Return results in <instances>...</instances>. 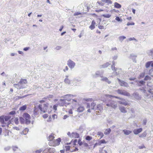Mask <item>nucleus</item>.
Returning <instances> with one entry per match:
<instances>
[{
	"label": "nucleus",
	"instance_id": "1",
	"mask_svg": "<svg viewBox=\"0 0 153 153\" xmlns=\"http://www.w3.org/2000/svg\"><path fill=\"white\" fill-rule=\"evenodd\" d=\"M108 101H104L103 102H105L106 105L108 107H111L112 108L115 109L117 106V102L116 101L110 100L111 98H108Z\"/></svg>",
	"mask_w": 153,
	"mask_h": 153
},
{
	"label": "nucleus",
	"instance_id": "2",
	"mask_svg": "<svg viewBox=\"0 0 153 153\" xmlns=\"http://www.w3.org/2000/svg\"><path fill=\"white\" fill-rule=\"evenodd\" d=\"M50 107H51V106L49 105V104L48 103L44 104L43 105L39 104V108L41 111L43 113L49 112V111H48V108Z\"/></svg>",
	"mask_w": 153,
	"mask_h": 153
},
{
	"label": "nucleus",
	"instance_id": "3",
	"mask_svg": "<svg viewBox=\"0 0 153 153\" xmlns=\"http://www.w3.org/2000/svg\"><path fill=\"white\" fill-rule=\"evenodd\" d=\"M112 97L115 98H116L117 99L119 100H121L122 99H123L120 97H116L115 96H113L109 94H105L103 95L102 96L101 100L102 101H108V98H111Z\"/></svg>",
	"mask_w": 153,
	"mask_h": 153
},
{
	"label": "nucleus",
	"instance_id": "4",
	"mask_svg": "<svg viewBox=\"0 0 153 153\" xmlns=\"http://www.w3.org/2000/svg\"><path fill=\"white\" fill-rule=\"evenodd\" d=\"M76 96V95H71V94H66L65 95L63 96L62 97L64 98L65 99H61L59 101L61 102H62V103L61 105L62 106H64V105L65 103V101L67 100V99L69 98V97H75Z\"/></svg>",
	"mask_w": 153,
	"mask_h": 153
},
{
	"label": "nucleus",
	"instance_id": "5",
	"mask_svg": "<svg viewBox=\"0 0 153 153\" xmlns=\"http://www.w3.org/2000/svg\"><path fill=\"white\" fill-rule=\"evenodd\" d=\"M23 117L25 120V123L26 124H29L30 123V116L28 113H24L23 115Z\"/></svg>",
	"mask_w": 153,
	"mask_h": 153
},
{
	"label": "nucleus",
	"instance_id": "6",
	"mask_svg": "<svg viewBox=\"0 0 153 153\" xmlns=\"http://www.w3.org/2000/svg\"><path fill=\"white\" fill-rule=\"evenodd\" d=\"M116 92L119 94L123 95L128 97L130 96V94L127 92L126 91L124 90L118 89L116 91Z\"/></svg>",
	"mask_w": 153,
	"mask_h": 153
},
{
	"label": "nucleus",
	"instance_id": "7",
	"mask_svg": "<svg viewBox=\"0 0 153 153\" xmlns=\"http://www.w3.org/2000/svg\"><path fill=\"white\" fill-rule=\"evenodd\" d=\"M115 63V62L114 61H113L112 62V64L111 65V69L114 71L113 73V74L116 75H117L119 74V73H117L116 71L119 70H121V68H115L114 66Z\"/></svg>",
	"mask_w": 153,
	"mask_h": 153
},
{
	"label": "nucleus",
	"instance_id": "8",
	"mask_svg": "<svg viewBox=\"0 0 153 153\" xmlns=\"http://www.w3.org/2000/svg\"><path fill=\"white\" fill-rule=\"evenodd\" d=\"M10 117L8 116L5 117L4 118L5 122V125H2L1 126L2 127L7 126V127H8L10 123V121L9 120L10 119Z\"/></svg>",
	"mask_w": 153,
	"mask_h": 153
},
{
	"label": "nucleus",
	"instance_id": "9",
	"mask_svg": "<svg viewBox=\"0 0 153 153\" xmlns=\"http://www.w3.org/2000/svg\"><path fill=\"white\" fill-rule=\"evenodd\" d=\"M19 82L21 85L20 88H24L26 87V84L27 83L26 79H22Z\"/></svg>",
	"mask_w": 153,
	"mask_h": 153
},
{
	"label": "nucleus",
	"instance_id": "10",
	"mask_svg": "<svg viewBox=\"0 0 153 153\" xmlns=\"http://www.w3.org/2000/svg\"><path fill=\"white\" fill-rule=\"evenodd\" d=\"M67 64L68 67L71 69L74 68L75 65V63L70 59L68 61Z\"/></svg>",
	"mask_w": 153,
	"mask_h": 153
},
{
	"label": "nucleus",
	"instance_id": "11",
	"mask_svg": "<svg viewBox=\"0 0 153 153\" xmlns=\"http://www.w3.org/2000/svg\"><path fill=\"white\" fill-rule=\"evenodd\" d=\"M103 72L102 71H98L96 72L95 74L93 75V76L94 78H97V77L101 76H102Z\"/></svg>",
	"mask_w": 153,
	"mask_h": 153
},
{
	"label": "nucleus",
	"instance_id": "12",
	"mask_svg": "<svg viewBox=\"0 0 153 153\" xmlns=\"http://www.w3.org/2000/svg\"><path fill=\"white\" fill-rule=\"evenodd\" d=\"M101 81L106 82L108 84L111 83V82L108 80L107 77L103 76H101Z\"/></svg>",
	"mask_w": 153,
	"mask_h": 153
},
{
	"label": "nucleus",
	"instance_id": "13",
	"mask_svg": "<svg viewBox=\"0 0 153 153\" xmlns=\"http://www.w3.org/2000/svg\"><path fill=\"white\" fill-rule=\"evenodd\" d=\"M118 102L120 104H122L125 106L128 104V102L126 101L124 99H122L121 101H118Z\"/></svg>",
	"mask_w": 153,
	"mask_h": 153
},
{
	"label": "nucleus",
	"instance_id": "14",
	"mask_svg": "<svg viewBox=\"0 0 153 153\" xmlns=\"http://www.w3.org/2000/svg\"><path fill=\"white\" fill-rule=\"evenodd\" d=\"M133 96L137 100H140L141 98V96L139 95L138 93L137 92H134L133 94Z\"/></svg>",
	"mask_w": 153,
	"mask_h": 153
},
{
	"label": "nucleus",
	"instance_id": "15",
	"mask_svg": "<svg viewBox=\"0 0 153 153\" xmlns=\"http://www.w3.org/2000/svg\"><path fill=\"white\" fill-rule=\"evenodd\" d=\"M142 130V128H139L134 129L133 130V132L134 134L136 135L141 132Z\"/></svg>",
	"mask_w": 153,
	"mask_h": 153
},
{
	"label": "nucleus",
	"instance_id": "16",
	"mask_svg": "<svg viewBox=\"0 0 153 153\" xmlns=\"http://www.w3.org/2000/svg\"><path fill=\"white\" fill-rule=\"evenodd\" d=\"M96 24L94 20H93L91 22V25L89 27V28L91 30H93L95 28V25Z\"/></svg>",
	"mask_w": 153,
	"mask_h": 153
},
{
	"label": "nucleus",
	"instance_id": "17",
	"mask_svg": "<svg viewBox=\"0 0 153 153\" xmlns=\"http://www.w3.org/2000/svg\"><path fill=\"white\" fill-rule=\"evenodd\" d=\"M103 109V108L102 105L100 104H98L97 105V107L95 108L94 110H99L100 111H102Z\"/></svg>",
	"mask_w": 153,
	"mask_h": 153
},
{
	"label": "nucleus",
	"instance_id": "18",
	"mask_svg": "<svg viewBox=\"0 0 153 153\" xmlns=\"http://www.w3.org/2000/svg\"><path fill=\"white\" fill-rule=\"evenodd\" d=\"M111 64L110 63H109V62H106L103 65H101L100 66V68H105L108 67L109 65Z\"/></svg>",
	"mask_w": 153,
	"mask_h": 153
},
{
	"label": "nucleus",
	"instance_id": "19",
	"mask_svg": "<svg viewBox=\"0 0 153 153\" xmlns=\"http://www.w3.org/2000/svg\"><path fill=\"white\" fill-rule=\"evenodd\" d=\"M39 109V106L38 107L35 106L34 107V114L35 115H37L38 114Z\"/></svg>",
	"mask_w": 153,
	"mask_h": 153
},
{
	"label": "nucleus",
	"instance_id": "20",
	"mask_svg": "<svg viewBox=\"0 0 153 153\" xmlns=\"http://www.w3.org/2000/svg\"><path fill=\"white\" fill-rule=\"evenodd\" d=\"M71 137L78 138L79 137V134L77 133L73 132L71 134Z\"/></svg>",
	"mask_w": 153,
	"mask_h": 153
},
{
	"label": "nucleus",
	"instance_id": "21",
	"mask_svg": "<svg viewBox=\"0 0 153 153\" xmlns=\"http://www.w3.org/2000/svg\"><path fill=\"white\" fill-rule=\"evenodd\" d=\"M119 109L123 113H125L127 112L125 108L123 106H120L119 107Z\"/></svg>",
	"mask_w": 153,
	"mask_h": 153
},
{
	"label": "nucleus",
	"instance_id": "22",
	"mask_svg": "<svg viewBox=\"0 0 153 153\" xmlns=\"http://www.w3.org/2000/svg\"><path fill=\"white\" fill-rule=\"evenodd\" d=\"M120 84L122 86L127 87L128 86V84L123 81H121V83H120Z\"/></svg>",
	"mask_w": 153,
	"mask_h": 153
},
{
	"label": "nucleus",
	"instance_id": "23",
	"mask_svg": "<svg viewBox=\"0 0 153 153\" xmlns=\"http://www.w3.org/2000/svg\"><path fill=\"white\" fill-rule=\"evenodd\" d=\"M84 110V107L82 106H80L77 109V111L78 112H81L83 111Z\"/></svg>",
	"mask_w": 153,
	"mask_h": 153
},
{
	"label": "nucleus",
	"instance_id": "24",
	"mask_svg": "<svg viewBox=\"0 0 153 153\" xmlns=\"http://www.w3.org/2000/svg\"><path fill=\"white\" fill-rule=\"evenodd\" d=\"M123 132L124 133V134L126 135H128L132 132V131H131L125 130H123Z\"/></svg>",
	"mask_w": 153,
	"mask_h": 153
},
{
	"label": "nucleus",
	"instance_id": "25",
	"mask_svg": "<svg viewBox=\"0 0 153 153\" xmlns=\"http://www.w3.org/2000/svg\"><path fill=\"white\" fill-rule=\"evenodd\" d=\"M114 7L115 8H120L121 7V5L118 3L116 2L114 3Z\"/></svg>",
	"mask_w": 153,
	"mask_h": 153
},
{
	"label": "nucleus",
	"instance_id": "26",
	"mask_svg": "<svg viewBox=\"0 0 153 153\" xmlns=\"http://www.w3.org/2000/svg\"><path fill=\"white\" fill-rule=\"evenodd\" d=\"M0 122L2 125H5V122L4 118L2 117H0Z\"/></svg>",
	"mask_w": 153,
	"mask_h": 153
},
{
	"label": "nucleus",
	"instance_id": "27",
	"mask_svg": "<svg viewBox=\"0 0 153 153\" xmlns=\"http://www.w3.org/2000/svg\"><path fill=\"white\" fill-rule=\"evenodd\" d=\"M102 2H105L108 4H111L112 3V1L110 0H101Z\"/></svg>",
	"mask_w": 153,
	"mask_h": 153
},
{
	"label": "nucleus",
	"instance_id": "28",
	"mask_svg": "<svg viewBox=\"0 0 153 153\" xmlns=\"http://www.w3.org/2000/svg\"><path fill=\"white\" fill-rule=\"evenodd\" d=\"M148 92L152 94H153V87H150L149 88H148Z\"/></svg>",
	"mask_w": 153,
	"mask_h": 153
},
{
	"label": "nucleus",
	"instance_id": "29",
	"mask_svg": "<svg viewBox=\"0 0 153 153\" xmlns=\"http://www.w3.org/2000/svg\"><path fill=\"white\" fill-rule=\"evenodd\" d=\"M111 131V129L110 128L107 129L104 132V134L105 135L109 134Z\"/></svg>",
	"mask_w": 153,
	"mask_h": 153
},
{
	"label": "nucleus",
	"instance_id": "30",
	"mask_svg": "<svg viewBox=\"0 0 153 153\" xmlns=\"http://www.w3.org/2000/svg\"><path fill=\"white\" fill-rule=\"evenodd\" d=\"M64 82L66 84H69L70 83L71 81L68 78H65L64 80Z\"/></svg>",
	"mask_w": 153,
	"mask_h": 153
},
{
	"label": "nucleus",
	"instance_id": "31",
	"mask_svg": "<svg viewBox=\"0 0 153 153\" xmlns=\"http://www.w3.org/2000/svg\"><path fill=\"white\" fill-rule=\"evenodd\" d=\"M10 133H11V132L10 131L8 130H5L4 132V136H9L10 135Z\"/></svg>",
	"mask_w": 153,
	"mask_h": 153
},
{
	"label": "nucleus",
	"instance_id": "32",
	"mask_svg": "<svg viewBox=\"0 0 153 153\" xmlns=\"http://www.w3.org/2000/svg\"><path fill=\"white\" fill-rule=\"evenodd\" d=\"M96 104L94 102H92L90 105L91 106V109L94 110L95 108H94V107L95 106Z\"/></svg>",
	"mask_w": 153,
	"mask_h": 153
},
{
	"label": "nucleus",
	"instance_id": "33",
	"mask_svg": "<svg viewBox=\"0 0 153 153\" xmlns=\"http://www.w3.org/2000/svg\"><path fill=\"white\" fill-rule=\"evenodd\" d=\"M26 105H24L20 108L19 110L21 111H24L26 109Z\"/></svg>",
	"mask_w": 153,
	"mask_h": 153
},
{
	"label": "nucleus",
	"instance_id": "34",
	"mask_svg": "<svg viewBox=\"0 0 153 153\" xmlns=\"http://www.w3.org/2000/svg\"><path fill=\"white\" fill-rule=\"evenodd\" d=\"M106 143V142L104 140H102L99 141L98 142V145H100L102 143Z\"/></svg>",
	"mask_w": 153,
	"mask_h": 153
},
{
	"label": "nucleus",
	"instance_id": "35",
	"mask_svg": "<svg viewBox=\"0 0 153 153\" xmlns=\"http://www.w3.org/2000/svg\"><path fill=\"white\" fill-rule=\"evenodd\" d=\"M19 120L22 124H23L25 123V120L23 117H20L19 118Z\"/></svg>",
	"mask_w": 153,
	"mask_h": 153
},
{
	"label": "nucleus",
	"instance_id": "36",
	"mask_svg": "<svg viewBox=\"0 0 153 153\" xmlns=\"http://www.w3.org/2000/svg\"><path fill=\"white\" fill-rule=\"evenodd\" d=\"M126 38L125 36H120L119 37L118 39L121 42H122L124 39Z\"/></svg>",
	"mask_w": 153,
	"mask_h": 153
},
{
	"label": "nucleus",
	"instance_id": "37",
	"mask_svg": "<svg viewBox=\"0 0 153 153\" xmlns=\"http://www.w3.org/2000/svg\"><path fill=\"white\" fill-rule=\"evenodd\" d=\"M146 132H144L141 134L140 135L139 137H146Z\"/></svg>",
	"mask_w": 153,
	"mask_h": 153
},
{
	"label": "nucleus",
	"instance_id": "38",
	"mask_svg": "<svg viewBox=\"0 0 153 153\" xmlns=\"http://www.w3.org/2000/svg\"><path fill=\"white\" fill-rule=\"evenodd\" d=\"M102 16L104 17L105 18H109L111 16V15L109 14H103L102 15Z\"/></svg>",
	"mask_w": 153,
	"mask_h": 153
},
{
	"label": "nucleus",
	"instance_id": "39",
	"mask_svg": "<svg viewBox=\"0 0 153 153\" xmlns=\"http://www.w3.org/2000/svg\"><path fill=\"white\" fill-rule=\"evenodd\" d=\"M61 138H59L56 140L55 141V143H56V144L58 145L59 144L60 142H61Z\"/></svg>",
	"mask_w": 153,
	"mask_h": 153
},
{
	"label": "nucleus",
	"instance_id": "40",
	"mask_svg": "<svg viewBox=\"0 0 153 153\" xmlns=\"http://www.w3.org/2000/svg\"><path fill=\"white\" fill-rule=\"evenodd\" d=\"M149 56H152L153 59V49H151L149 51Z\"/></svg>",
	"mask_w": 153,
	"mask_h": 153
},
{
	"label": "nucleus",
	"instance_id": "41",
	"mask_svg": "<svg viewBox=\"0 0 153 153\" xmlns=\"http://www.w3.org/2000/svg\"><path fill=\"white\" fill-rule=\"evenodd\" d=\"M54 137L53 135H51L49 136L48 137V140L50 141L52 140L53 139Z\"/></svg>",
	"mask_w": 153,
	"mask_h": 153
},
{
	"label": "nucleus",
	"instance_id": "42",
	"mask_svg": "<svg viewBox=\"0 0 153 153\" xmlns=\"http://www.w3.org/2000/svg\"><path fill=\"white\" fill-rule=\"evenodd\" d=\"M14 85L16 88H19V89H21L22 88H20L21 85H20V84L19 82V83L18 84H14Z\"/></svg>",
	"mask_w": 153,
	"mask_h": 153
},
{
	"label": "nucleus",
	"instance_id": "43",
	"mask_svg": "<svg viewBox=\"0 0 153 153\" xmlns=\"http://www.w3.org/2000/svg\"><path fill=\"white\" fill-rule=\"evenodd\" d=\"M136 55H134L133 54H131L130 56V59H134L136 58Z\"/></svg>",
	"mask_w": 153,
	"mask_h": 153
},
{
	"label": "nucleus",
	"instance_id": "44",
	"mask_svg": "<svg viewBox=\"0 0 153 153\" xmlns=\"http://www.w3.org/2000/svg\"><path fill=\"white\" fill-rule=\"evenodd\" d=\"M97 135L100 136V138L104 136L103 133L100 131L98 132Z\"/></svg>",
	"mask_w": 153,
	"mask_h": 153
},
{
	"label": "nucleus",
	"instance_id": "45",
	"mask_svg": "<svg viewBox=\"0 0 153 153\" xmlns=\"http://www.w3.org/2000/svg\"><path fill=\"white\" fill-rule=\"evenodd\" d=\"M115 19L116 20L119 22H121L122 21V19H121L118 16H117Z\"/></svg>",
	"mask_w": 153,
	"mask_h": 153
},
{
	"label": "nucleus",
	"instance_id": "46",
	"mask_svg": "<svg viewBox=\"0 0 153 153\" xmlns=\"http://www.w3.org/2000/svg\"><path fill=\"white\" fill-rule=\"evenodd\" d=\"M151 65V62H147L146 64V68H148Z\"/></svg>",
	"mask_w": 153,
	"mask_h": 153
},
{
	"label": "nucleus",
	"instance_id": "47",
	"mask_svg": "<svg viewBox=\"0 0 153 153\" xmlns=\"http://www.w3.org/2000/svg\"><path fill=\"white\" fill-rule=\"evenodd\" d=\"M92 139V137L89 136H87L85 138L86 140H91Z\"/></svg>",
	"mask_w": 153,
	"mask_h": 153
},
{
	"label": "nucleus",
	"instance_id": "48",
	"mask_svg": "<svg viewBox=\"0 0 153 153\" xmlns=\"http://www.w3.org/2000/svg\"><path fill=\"white\" fill-rule=\"evenodd\" d=\"M84 142H82L81 141V140L80 139H79L78 141V143L79 146L82 145L83 144Z\"/></svg>",
	"mask_w": 153,
	"mask_h": 153
},
{
	"label": "nucleus",
	"instance_id": "49",
	"mask_svg": "<svg viewBox=\"0 0 153 153\" xmlns=\"http://www.w3.org/2000/svg\"><path fill=\"white\" fill-rule=\"evenodd\" d=\"M15 123L16 124H19V119L17 117L15 118L14 120Z\"/></svg>",
	"mask_w": 153,
	"mask_h": 153
},
{
	"label": "nucleus",
	"instance_id": "50",
	"mask_svg": "<svg viewBox=\"0 0 153 153\" xmlns=\"http://www.w3.org/2000/svg\"><path fill=\"white\" fill-rule=\"evenodd\" d=\"M82 145H83V146L85 147L86 149L87 148L88 146V144L85 142L83 143Z\"/></svg>",
	"mask_w": 153,
	"mask_h": 153
},
{
	"label": "nucleus",
	"instance_id": "51",
	"mask_svg": "<svg viewBox=\"0 0 153 153\" xmlns=\"http://www.w3.org/2000/svg\"><path fill=\"white\" fill-rule=\"evenodd\" d=\"M10 149V147L9 146H7L6 147H5L4 148V150L5 151H7L9 150Z\"/></svg>",
	"mask_w": 153,
	"mask_h": 153
},
{
	"label": "nucleus",
	"instance_id": "52",
	"mask_svg": "<svg viewBox=\"0 0 153 153\" xmlns=\"http://www.w3.org/2000/svg\"><path fill=\"white\" fill-rule=\"evenodd\" d=\"M65 148L66 151H67L70 150V146H65Z\"/></svg>",
	"mask_w": 153,
	"mask_h": 153
},
{
	"label": "nucleus",
	"instance_id": "53",
	"mask_svg": "<svg viewBox=\"0 0 153 153\" xmlns=\"http://www.w3.org/2000/svg\"><path fill=\"white\" fill-rule=\"evenodd\" d=\"M150 77H149V76H145V77L144 78V80H147L150 79Z\"/></svg>",
	"mask_w": 153,
	"mask_h": 153
},
{
	"label": "nucleus",
	"instance_id": "54",
	"mask_svg": "<svg viewBox=\"0 0 153 153\" xmlns=\"http://www.w3.org/2000/svg\"><path fill=\"white\" fill-rule=\"evenodd\" d=\"M147 122V120L146 119H143V124L144 125H146V123Z\"/></svg>",
	"mask_w": 153,
	"mask_h": 153
},
{
	"label": "nucleus",
	"instance_id": "55",
	"mask_svg": "<svg viewBox=\"0 0 153 153\" xmlns=\"http://www.w3.org/2000/svg\"><path fill=\"white\" fill-rule=\"evenodd\" d=\"M152 83H151L150 82L148 83L147 84V89L148 88H149V87H153V85H152Z\"/></svg>",
	"mask_w": 153,
	"mask_h": 153
},
{
	"label": "nucleus",
	"instance_id": "56",
	"mask_svg": "<svg viewBox=\"0 0 153 153\" xmlns=\"http://www.w3.org/2000/svg\"><path fill=\"white\" fill-rule=\"evenodd\" d=\"M15 114L16 112L14 111H11L9 113V114L11 115H14Z\"/></svg>",
	"mask_w": 153,
	"mask_h": 153
},
{
	"label": "nucleus",
	"instance_id": "57",
	"mask_svg": "<svg viewBox=\"0 0 153 153\" xmlns=\"http://www.w3.org/2000/svg\"><path fill=\"white\" fill-rule=\"evenodd\" d=\"M127 26H129V25H134V23L133 22H132L131 23H129V22H128L127 24Z\"/></svg>",
	"mask_w": 153,
	"mask_h": 153
},
{
	"label": "nucleus",
	"instance_id": "58",
	"mask_svg": "<svg viewBox=\"0 0 153 153\" xmlns=\"http://www.w3.org/2000/svg\"><path fill=\"white\" fill-rule=\"evenodd\" d=\"M128 40L129 41H131L133 40H134L136 41H137V40H136V39L134 37L130 38H129Z\"/></svg>",
	"mask_w": 153,
	"mask_h": 153
},
{
	"label": "nucleus",
	"instance_id": "59",
	"mask_svg": "<svg viewBox=\"0 0 153 153\" xmlns=\"http://www.w3.org/2000/svg\"><path fill=\"white\" fill-rule=\"evenodd\" d=\"M16 149H18V147L16 146H13V150L14 151H15L16 150Z\"/></svg>",
	"mask_w": 153,
	"mask_h": 153
},
{
	"label": "nucleus",
	"instance_id": "60",
	"mask_svg": "<svg viewBox=\"0 0 153 153\" xmlns=\"http://www.w3.org/2000/svg\"><path fill=\"white\" fill-rule=\"evenodd\" d=\"M80 14H81V13L80 12H76V13H75L74 14V16H76L79 15H80Z\"/></svg>",
	"mask_w": 153,
	"mask_h": 153
},
{
	"label": "nucleus",
	"instance_id": "61",
	"mask_svg": "<svg viewBox=\"0 0 153 153\" xmlns=\"http://www.w3.org/2000/svg\"><path fill=\"white\" fill-rule=\"evenodd\" d=\"M97 3L99 4L101 6H103L104 5V4L102 2L98 1Z\"/></svg>",
	"mask_w": 153,
	"mask_h": 153
},
{
	"label": "nucleus",
	"instance_id": "62",
	"mask_svg": "<svg viewBox=\"0 0 153 153\" xmlns=\"http://www.w3.org/2000/svg\"><path fill=\"white\" fill-rule=\"evenodd\" d=\"M61 48V47L60 46H57L55 48L57 50H59Z\"/></svg>",
	"mask_w": 153,
	"mask_h": 153
},
{
	"label": "nucleus",
	"instance_id": "63",
	"mask_svg": "<svg viewBox=\"0 0 153 153\" xmlns=\"http://www.w3.org/2000/svg\"><path fill=\"white\" fill-rule=\"evenodd\" d=\"M48 115L47 114H45L43 115V117L44 118H46L48 117Z\"/></svg>",
	"mask_w": 153,
	"mask_h": 153
},
{
	"label": "nucleus",
	"instance_id": "64",
	"mask_svg": "<svg viewBox=\"0 0 153 153\" xmlns=\"http://www.w3.org/2000/svg\"><path fill=\"white\" fill-rule=\"evenodd\" d=\"M29 48H30L29 47H25L24 48L23 50L25 51H28Z\"/></svg>",
	"mask_w": 153,
	"mask_h": 153
}]
</instances>
